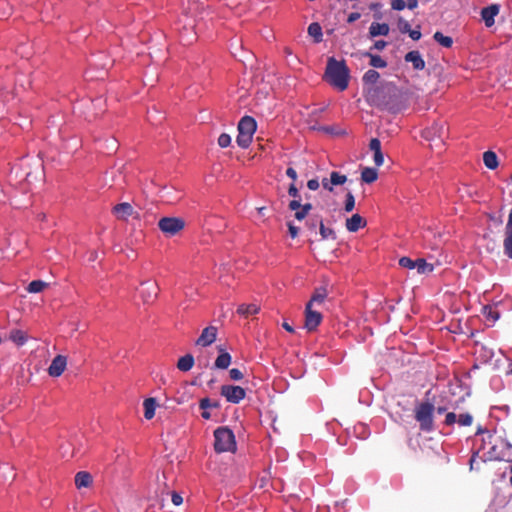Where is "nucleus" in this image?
<instances>
[{"label":"nucleus","mask_w":512,"mask_h":512,"mask_svg":"<svg viewBox=\"0 0 512 512\" xmlns=\"http://www.w3.org/2000/svg\"><path fill=\"white\" fill-rule=\"evenodd\" d=\"M369 149L374 153V163L380 167L384 163V156L381 151V142L378 138H372L369 142Z\"/></svg>","instance_id":"f3484780"},{"label":"nucleus","mask_w":512,"mask_h":512,"mask_svg":"<svg viewBox=\"0 0 512 512\" xmlns=\"http://www.w3.org/2000/svg\"><path fill=\"white\" fill-rule=\"evenodd\" d=\"M355 207V198L351 192H348L345 197L344 210L345 212H351Z\"/></svg>","instance_id":"58836bf2"},{"label":"nucleus","mask_w":512,"mask_h":512,"mask_svg":"<svg viewBox=\"0 0 512 512\" xmlns=\"http://www.w3.org/2000/svg\"><path fill=\"white\" fill-rule=\"evenodd\" d=\"M260 310V307L257 304H241L237 308V313L241 316L248 317L250 315L257 314Z\"/></svg>","instance_id":"393cba45"},{"label":"nucleus","mask_w":512,"mask_h":512,"mask_svg":"<svg viewBox=\"0 0 512 512\" xmlns=\"http://www.w3.org/2000/svg\"><path fill=\"white\" fill-rule=\"evenodd\" d=\"M158 228L166 236L172 237L185 228V221L180 217H162L158 221Z\"/></svg>","instance_id":"39448f33"},{"label":"nucleus","mask_w":512,"mask_h":512,"mask_svg":"<svg viewBox=\"0 0 512 512\" xmlns=\"http://www.w3.org/2000/svg\"><path fill=\"white\" fill-rule=\"evenodd\" d=\"M231 363V355L228 352H222L216 358L214 366L218 369H227Z\"/></svg>","instance_id":"c85d7f7f"},{"label":"nucleus","mask_w":512,"mask_h":512,"mask_svg":"<svg viewBox=\"0 0 512 512\" xmlns=\"http://www.w3.org/2000/svg\"><path fill=\"white\" fill-rule=\"evenodd\" d=\"M505 255L512 259V209L510 210L505 229V238L503 241Z\"/></svg>","instance_id":"ddd939ff"},{"label":"nucleus","mask_w":512,"mask_h":512,"mask_svg":"<svg viewBox=\"0 0 512 512\" xmlns=\"http://www.w3.org/2000/svg\"><path fill=\"white\" fill-rule=\"evenodd\" d=\"M500 6L498 4H491L487 7L482 8L481 18L485 23L486 27H492L495 23V17L499 14Z\"/></svg>","instance_id":"9b49d317"},{"label":"nucleus","mask_w":512,"mask_h":512,"mask_svg":"<svg viewBox=\"0 0 512 512\" xmlns=\"http://www.w3.org/2000/svg\"><path fill=\"white\" fill-rule=\"evenodd\" d=\"M457 423L460 426H471L473 423V416L470 413H463L457 417Z\"/></svg>","instance_id":"4c0bfd02"},{"label":"nucleus","mask_w":512,"mask_h":512,"mask_svg":"<svg viewBox=\"0 0 512 512\" xmlns=\"http://www.w3.org/2000/svg\"><path fill=\"white\" fill-rule=\"evenodd\" d=\"M194 363H195V360H194L193 355L186 354L178 359L177 368L180 371L187 372L192 369V367L194 366Z\"/></svg>","instance_id":"5701e85b"},{"label":"nucleus","mask_w":512,"mask_h":512,"mask_svg":"<svg viewBox=\"0 0 512 512\" xmlns=\"http://www.w3.org/2000/svg\"><path fill=\"white\" fill-rule=\"evenodd\" d=\"M434 40L445 48H450L453 45V39L450 36H445L440 31H436L433 35Z\"/></svg>","instance_id":"7c9ffc66"},{"label":"nucleus","mask_w":512,"mask_h":512,"mask_svg":"<svg viewBox=\"0 0 512 512\" xmlns=\"http://www.w3.org/2000/svg\"><path fill=\"white\" fill-rule=\"evenodd\" d=\"M435 407L432 403L425 401L418 404L415 408V419L419 422L420 430L431 432L434 430L433 412Z\"/></svg>","instance_id":"7ed1b4c3"},{"label":"nucleus","mask_w":512,"mask_h":512,"mask_svg":"<svg viewBox=\"0 0 512 512\" xmlns=\"http://www.w3.org/2000/svg\"><path fill=\"white\" fill-rule=\"evenodd\" d=\"M141 286H142V288H141L140 294H141L144 302L149 303V302L154 301L157 298L159 288L156 283L143 282L141 284Z\"/></svg>","instance_id":"f8f14e48"},{"label":"nucleus","mask_w":512,"mask_h":512,"mask_svg":"<svg viewBox=\"0 0 512 512\" xmlns=\"http://www.w3.org/2000/svg\"><path fill=\"white\" fill-rule=\"evenodd\" d=\"M483 162L488 169L494 170L498 167V157L493 151L484 152Z\"/></svg>","instance_id":"bb28decb"},{"label":"nucleus","mask_w":512,"mask_h":512,"mask_svg":"<svg viewBox=\"0 0 512 512\" xmlns=\"http://www.w3.org/2000/svg\"><path fill=\"white\" fill-rule=\"evenodd\" d=\"M404 59L406 62L412 63L415 70H423L425 68V61L419 51L413 50L408 52Z\"/></svg>","instance_id":"a211bd4d"},{"label":"nucleus","mask_w":512,"mask_h":512,"mask_svg":"<svg viewBox=\"0 0 512 512\" xmlns=\"http://www.w3.org/2000/svg\"><path fill=\"white\" fill-rule=\"evenodd\" d=\"M288 194L289 196L293 197L294 199H298L299 198V191L295 185V183H291L289 188H288Z\"/></svg>","instance_id":"864d4df0"},{"label":"nucleus","mask_w":512,"mask_h":512,"mask_svg":"<svg viewBox=\"0 0 512 512\" xmlns=\"http://www.w3.org/2000/svg\"><path fill=\"white\" fill-rule=\"evenodd\" d=\"M406 5L411 10L415 9L417 7V5H418V0H407V4Z\"/></svg>","instance_id":"69168bd1"},{"label":"nucleus","mask_w":512,"mask_h":512,"mask_svg":"<svg viewBox=\"0 0 512 512\" xmlns=\"http://www.w3.org/2000/svg\"><path fill=\"white\" fill-rule=\"evenodd\" d=\"M48 287V283L42 280H33L27 286L29 293H39Z\"/></svg>","instance_id":"473e14b6"},{"label":"nucleus","mask_w":512,"mask_h":512,"mask_svg":"<svg viewBox=\"0 0 512 512\" xmlns=\"http://www.w3.org/2000/svg\"><path fill=\"white\" fill-rule=\"evenodd\" d=\"M301 208L309 214V212L312 210V204L311 203H305L301 204Z\"/></svg>","instance_id":"338daca9"},{"label":"nucleus","mask_w":512,"mask_h":512,"mask_svg":"<svg viewBox=\"0 0 512 512\" xmlns=\"http://www.w3.org/2000/svg\"><path fill=\"white\" fill-rule=\"evenodd\" d=\"M92 483V476L86 471H80L75 475V485L78 489L86 488Z\"/></svg>","instance_id":"4be33fe9"},{"label":"nucleus","mask_w":512,"mask_h":512,"mask_svg":"<svg viewBox=\"0 0 512 512\" xmlns=\"http://www.w3.org/2000/svg\"><path fill=\"white\" fill-rule=\"evenodd\" d=\"M328 296L327 289L324 287L316 288L313 295L311 296L310 301L306 304V306H310L313 308H318L319 306L324 304L325 299Z\"/></svg>","instance_id":"dca6fc26"},{"label":"nucleus","mask_w":512,"mask_h":512,"mask_svg":"<svg viewBox=\"0 0 512 512\" xmlns=\"http://www.w3.org/2000/svg\"><path fill=\"white\" fill-rule=\"evenodd\" d=\"M326 81L333 87L344 91L349 84V69L344 61H338L330 57L325 71Z\"/></svg>","instance_id":"f257e3e1"},{"label":"nucleus","mask_w":512,"mask_h":512,"mask_svg":"<svg viewBox=\"0 0 512 512\" xmlns=\"http://www.w3.org/2000/svg\"><path fill=\"white\" fill-rule=\"evenodd\" d=\"M322 321V314L317 308L305 307L304 327L309 331H315Z\"/></svg>","instance_id":"0eeeda50"},{"label":"nucleus","mask_w":512,"mask_h":512,"mask_svg":"<svg viewBox=\"0 0 512 512\" xmlns=\"http://www.w3.org/2000/svg\"><path fill=\"white\" fill-rule=\"evenodd\" d=\"M231 143V137L230 135L226 134V133H223L219 136L218 138V144L220 147L222 148H226L230 145Z\"/></svg>","instance_id":"c03bdc74"},{"label":"nucleus","mask_w":512,"mask_h":512,"mask_svg":"<svg viewBox=\"0 0 512 512\" xmlns=\"http://www.w3.org/2000/svg\"><path fill=\"white\" fill-rule=\"evenodd\" d=\"M216 337L217 328L215 326H208L203 329L195 344L198 346L207 347L215 342Z\"/></svg>","instance_id":"1a4fd4ad"},{"label":"nucleus","mask_w":512,"mask_h":512,"mask_svg":"<svg viewBox=\"0 0 512 512\" xmlns=\"http://www.w3.org/2000/svg\"><path fill=\"white\" fill-rule=\"evenodd\" d=\"M362 56L370 58V65L374 68H385L387 62L379 55L372 54L371 52H363Z\"/></svg>","instance_id":"cd10ccee"},{"label":"nucleus","mask_w":512,"mask_h":512,"mask_svg":"<svg viewBox=\"0 0 512 512\" xmlns=\"http://www.w3.org/2000/svg\"><path fill=\"white\" fill-rule=\"evenodd\" d=\"M319 229L322 239H336V234L333 229L325 227L323 221L321 220L319 223Z\"/></svg>","instance_id":"c9c22d12"},{"label":"nucleus","mask_w":512,"mask_h":512,"mask_svg":"<svg viewBox=\"0 0 512 512\" xmlns=\"http://www.w3.org/2000/svg\"><path fill=\"white\" fill-rule=\"evenodd\" d=\"M389 25L386 23L373 22L369 27V36L371 38L377 36H387L389 34Z\"/></svg>","instance_id":"aec40b11"},{"label":"nucleus","mask_w":512,"mask_h":512,"mask_svg":"<svg viewBox=\"0 0 512 512\" xmlns=\"http://www.w3.org/2000/svg\"><path fill=\"white\" fill-rule=\"evenodd\" d=\"M214 449L218 453L234 452L236 450L235 435L227 427H219L214 431Z\"/></svg>","instance_id":"f03ea898"},{"label":"nucleus","mask_w":512,"mask_h":512,"mask_svg":"<svg viewBox=\"0 0 512 512\" xmlns=\"http://www.w3.org/2000/svg\"><path fill=\"white\" fill-rule=\"evenodd\" d=\"M220 393L228 402L233 404L239 403L246 396L245 389L235 385H222Z\"/></svg>","instance_id":"423d86ee"},{"label":"nucleus","mask_w":512,"mask_h":512,"mask_svg":"<svg viewBox=\"0 0 512 512\" xmlns=\"http://www.w3.org/2000/svg\"><path fill=\"white\" fill-rule=\"evenodd\" d=\"M67 366V358L63 355H57L52 360L48 373L52 377H59L63 374Z\"/></svg>","instance_id":"9d476101"},{"label":"nucleus","mask_w":512,"mask_h":512,"mask_svg":"<svg viewBox=\"0 0 512 512\" xmlns=\"http://www.w3.org/2000/svg\"><path fill=\"white\" fill-rule=\"evenodd\" d=\"M237 128H257V122L251 116H244L238 122Z\"/></svg>","instance_id":"72a5a7b5"},{"label":"nucleus","mask_w":512,"mask_h":512,"mask_svg":"<svg viewBox=\"0 0 512 512\" xmlns=\"http://www.w3.org/2000/svg\"><path fill=\"white\" fill-rule=\"evenodd\" d=\"M322 186L324 189L332 192L333 191V185L331 183V178L330 179H327V178H323L322 179Z\"/></svg>","instance_id":"e2e57ef3"},{"label":"nucleus","mask_w":512,"mask_h":512,"mask_svg":"<svg viewBox=\"0 0 512 512\" xmlns=\"http://www.w3.org/2000/svg\"><path fill=\"white\" fill-rule=\"evenodd\" d=\"M256 130H238L236 142L241 148H248L253 139Z\"/></svg>","instance_id":"6ab92c4d"},{"label":"nucleus","mask_w":512,"mask_h":512,"mask_svg":"<svg viewBox=\"0 0 512 512\" xmlns=\"http://www.w3.org/2000/svg\"><path fill=\"white\" fill-rule=\"evenodd\" d=\"M457 422V415L454 412H448L445 417V425L452 426Z\"/></svg>","instance_id":"de8ad7c7"},{"label":"nucleus","mask_w":512,"mask_h":512,"mask_svg":"<svg viewBox=\"0 0 512 512\" xmlns=\"http://www.w3.org/2000/svg\"><path fill=\"white\" fill-rule=\"evenodd\" d=\"M410 29L411 27L408 21L403 19L399 20V30L401 31V33H409Z\"/></svg>","instance_id":"603ef678"},{"label":"nucleus","mask_w":512,"mask_h":512,"mask_svg":"<svg viewBox=\"0 0 512 512\" xmlns=\"http://www.w3.org/2000/svg\"><path fill=\"white\" fill-rule=\"evenodd\" d=\"M229 376L234 381H239L244 377L243 373L237 368L230 369Z\"/></svg>","instance_id":"49530a36"},{"label":"nucleus","mask_w":512,"mask_h":512,"mask_svg":"<svg viewBox=\"0 0 512 512\" xmlns=\"http://www.w3.org/2000/svg\"><path fill=\"white\" fill-rule=\"evenodd\" d=\"M308 189L315 191L319 188V181L317 179H310L307 182Z\"/></svg>","instance_id":"13d9d810"},{"label":"nucleus","mask_w":512,"mask_h":512,"mask_svg":"<svg viewBox=\"0 0 512 512\" xmlns=\"http://www.w3.org/2000/svg\"><path fill=\"white\" fill-rule=\"evenodd\" d=\"M171 501L175 506H179L183 503V497L179 493L173 491L171 493Z\"/></svg>","instance_id":"3c124183"},{"label":"nucleus","mask_w":512,"mask_h":512,"mask_svg":"<svg viewBox=\"0 0 512 512\" xmlns=\"http://www.w3.org/2000/svg\"><path fill=\"white\" fill-rule=\"evenodd\" d=\"M288 207L291 211L296 212L297 210H299V208H301V201L299 199H293L289 202Z\"/></svg>","instance_id":"5fc2aeb1"},{"label":"nucleus","mask_w":512,"mask_h":512,"mask_svg":"<svg viewBox=\"0 0 512 512\" xmlns=\"http://www.w3.org/2000/svg\"><path fill=\"white\" fill-rule=\"evenodd\" d=\"M286 175L293 180V183L297 180V172L292 167L287 168Z\"/></svg>","instance_id":"680f3d73"},{"label":"nucleus","mask_w":512,"mask_h":512,"mask_svg":"<svg viewBox=\"0 0 512 512\" xmlns=\"http://www.w3.org/2000/svg\"><path fill=\"white\" fill-rule=\"evenodd\" d=\"M288 232L291 238L295 239L299 235V228L295 226L292 222L287 223Z\"/></svg>","instance_id":"09e8293b"},{"label":"nucleus","mask_w":512,"mask_h":512,"mask_svg":"<svg viewBox=\"0 0 512 512\" xmlns=\"http://www.w3.org/2000/svg\"><path fill=\"white\" fill-rule=\"evenodd\" d=\"M308 213H306L302 208H299V210H297L294 214V217L298 220V221H302L304 220L306 217H307Z\"/></svg>","instance_id":"bf43d9fd"},{"label":"nucleus","mask_w":512,"mask_h":512,"mask_svg":"<svg viewBox=\"0 0 512 512\" xmlns=\"http://www.w3.org/2000/svg\"><path fill=\"white\" fill-rule=\"evenodd\" d=\"M366 225V220L360 214H353L350 218L346 219L345 223L346 229L349 232H357Z\"/></svg>","instance_id":"2eb2a0df"},{"label":"nucleus","mask_w":512,"mask_h":512,"mask_svg":"<svg viewBox=\"0 0 512 512\" xmlns=\"http://www.w3.org/2000/svg\"><path fill=\"white\" fill-rule=\"evenodd\" d=\"M512 445L501 436L489 434L488 457L490 460H502L509 454Z\"/></svg>","instance_id":"20e7f679"},{"label":"nucleus","mask_w":512,"mask_h":512,"mask_svg":"<svg viewBox=\"0 0 512 512\" xmlns=\"http://www.w3.org/2000/svg\"><path fill=\"white\" fill-rule=\"evenodd\" d=\"M388 45V43L384 40H377L374 45L371 47V50L372 49H375V50H383L386 46Z\"/></svg>","instance_id":"6e6d98bb"},{"label":"nucleus","mask_w":512,"mask_h":512,"mask_svg":"<svg viewBox=\"0 0 512 512\" xmlns=\"http://www.w3.org/2000/svg\"><path fill=\"white\" fill-rule=\"evenodd\" d=\"M113 214L119 220H127L128 217L132 216L134 213V209L132 205L128 202H123L117 204L112 209Z\"/></svg>","instance_id":"4468645a"},{"label":"nucleus","mask_w":512,"mask_h":512,"mask_svg":"<svg viewBox=\"0 0 512 512\" xmlns=\"http://www.w3.org/2000/svg\"><path fill=\"white\" fill-rule=\"evenodd\" d=\"M414 138L428 142L430 147L441 148L444 144L438 130H419V136H414Z\"/></svg>","instance_id":"6e6552de"},{"label":"nucleus","mask_w":512,"mask_h":512,"mask_svg":"<svg viewBox=\"0 0 512 512\" xmlns=\"http://www.w3.org/2000/svg\"><path fill=\"white\" fill-rule=\"evenodd\" d=\"M484 313L487 317V319L496 321L499 318V313L496 310H493L491 307H485Z\"/></svg>","instance_id":"a18cd8bd"},{"label":"nucleus","mask_w":512,"mask_h":512,"mask_svg":"<svg viewBox=\"0 0 512 512\" xmlns=\"http://www.w3.org/2000/svg\"><path fill=\"white\" fill-rule=\"evenodd\" d=\"M379 78L380 74L376 70L370 69L363 75V82L365 84H375Z\"/></svg>","instance_id":"f704fd0d"},{"label":"nucleus","mask_w":512,"mask_h":512,"mask_svg":"<svg viewBox=\"0 0 512 512\" xmlns=\"http://www.w3.org/2000/svg\"><path fill=\"white\" fill-rule=\"evenodd\" d=\"M410 38L417 41L421 38V32L419 29H410V32L408 33Z\"/></svg>","instance_id":"052dcab7"},{"label":"nucleus","mask_w":512,"mask_h":512,"mask_svg":"<svg viewBox=\"0 0 512 512\" xmlns=\"http://www.w3.org/2000/svg\"><path fill=\"white\" fill-rule=\"evenodd\" d=\"M378 178V172L375 168H371V167H365L362 171H361V180L365 183H373L377 180Z\"/></svg>","instance_id":"a878e982"},{"label":"nucleus","mask_w":512,"mask_h":512,"mask_svg":"<svg viewBox=\"0 0 512 512\" xmlns=\"http://www.w3.org/2000/svg\"><path fill=\"white\" fill-rule=\"evenodd\" d=\"M8 339L17 346H23L27 342L28 336L23 330L12 329L9 332Z\"/></svg>","instance_id":"412c9836"},{"label":"nucleus","mask_w":512,"mask_h":512,"mask_svg":"<svg viewBox=\"0 0 512 512\" xmlns=\"http://www.w3.org/2000/svg\"><path fill=\"white\" fill-rule=\"evenodd\" d=\"M415 268L417 269L418 273L425 274L432 272L434 267L432 264L427 263L425 259L418 258L415 260Z\"/></svg>","instance_id":"2f4dec72"},{"label":"nucleus","mask_w":512,"mask_h":512,"mask_svg":"<svg viewBox=\"0 0 512 512\" xmlns=\"http://www.w3.org/2000/svg\"><path fill=\"white\" fill-rule=\"evenodd\" d=\"M360 17H361L360 13H358V12H353V13L349 14V16H348V18H347V22H348V23H353V22H355L356 20H358Z\"/></svg>","instance_id":"0e129e2a"},{"label":"nucleus","mask_w":512,"mask_h":512,"mask_svg":"<svg viewBox=\"0 0 512 512\" xmlns=\"http://www.w3.org/2000/svg\"><path fill=\"white\" fill-rule=\"evenodd\" d=\"M199 406H200L201 409L206 410V409H208L210 407H215V408L219 407V403L218 402H213L212 403L209 398H203V399L200 400Z\"/></svg>","instance_id":"37998d69"},{"label":"nucleus","mask_w":512,"mask_h":512,"mask_svg":"<svg viewBox=\"0 0 512 512\" xmlns=\"http://www.w3.org/2000/svg\"><path fill=\"white\" fill-rule=\"evenodd\" d=\"M399 265L403 268L414 269L415 260H412L411 258L404 256L399 259Z\"/></svg>","instance_id":"ea45409f"},{"label":"nucleus","mask_w":512,"mask_h":512,"mask_svg":"<svg viewBox=\"0 0 512 512\" xmlns=\"http://www.w3.org/2000/svg\"><path fill=\"white\" fill-rule=\"evenodd\" d=\"M484 433H486V437L482 438V445H481L480 449L486 450V454L488 455L489 434H491V433L489 431H484L481 428H479L478 431H477V435L478 434H484Z\"/></svg>","instance_id":"a19ab883"},{"label":"nucleus","mask_w":512,"mask_h":512,"mask_svg":"<svg viewBox=\"0 0 512 512\" xmlns=\"http://www.w3.org/2000/svg\"><path fill=\"white\" fill-rule=\"evenodd\" d=\"M157 403L155 398H147L143 402L144 407V417L147 420H150L155 415V409H156Z\"/></svg>","instance_id":"b1692460"},{"label":"nucleus","mask_w":512,"mask_h":512,"mask_svg":"<svg viewBox=\"0 0 512 512\" xmlns=\"http://www.w3.org/2000/svg\"><path fill=\"white\" fill-rule=\"evenodd\" d=\"M380 92H387L389 95L395 96L397 93V89L392 84H385L382 85L380 90L375 91V93L379 94Z\"/></svg>","instance_id":"79ce46f5"},{"label":"nucleus","mask_w":512,"mask_h":512,"mask_svg":"<svg viewBox=\"0 0 512 512\" xmlns=\"http://www.w3.org/2000/svg\"><path fill=\"white\" fill-rule=\"evenodd\" d=\"M282 327H283L286 331H288V332H290V333H293V332H294L293 327H292L290 324H288L287 322H284V323L282 324Z\"/></svg>","instance_id":"774afa93"},{"label":"nucleus","mask_w":512,"mask_h":512,"mask_svg":"<svg viewBox=\"0 0 512 512\" xmlns=\"http://www.w3.org/2000/svg\"><path fill=\"white\" fill-rule=\"evenodd\" d=\"M308 34L314 38L316 43L322 41L323 33L319 23L313 22L308 26Z\"/></svg>","instance_id":"c756f323"},{"label":"nucleus","mask_w":512,"mask_h":512,"mask_svg":"<svg viewBox=\"0 0 512 512\" xmlns=\"http://www.w3.org/2000/svg\"><path fill=\"white\" fill-rule=\"evenodd\" d=\"M331 183L333 186L343 185L347 181L346 175L340 174L339 172L332 171L330 173Z\"/></svg>","instance_id":"e433bc0d"},{"label":"nucleus","mask_w":512,"mask_h":512,"mask_svg":"<svg viewBox=\"0 0 512 512\" xmlns=\"http://www.w3.org/2000/svg\"><path fill=\"white\" fill-rule=\"evenodd\" d=\"M327 134H329L331 137H341V136H344L346 133H345V130H334V129H331V130H324Z\"/></svg>","instance_id":"4d7b16f0"},{"label":"nucleus","mask_w":512,"mask_h":512,"mask_svg":"<svg viewBox=\"0 0 512 512\" xmlns=\"http://www.w3.org/2000/svg\"><path fill=\"white\" fill-rule=\"evenodd\" d=\"M391 6L392 9L401 11L406 7V2L404 0H392Z\"/></svg>","instance_id":"8fccbe9b"}]
</instances>
